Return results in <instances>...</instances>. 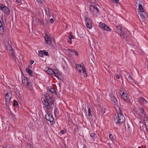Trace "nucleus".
<instances>
[{
  "label": "nucleus",
  "mask_w": 148,
  "mask_h": 148,
  "mask_svg": "<svg viewBox=\"0 0 148 148\" xmlns=\"http://www.w3.org/2000/svg\"><path fill=\"white\" fill-rule=\"evenodd\" d=\"M0 34H3V29L1 21H0Z\"/></svg>",
  "instance_id": "nucleus-18"
},
{
  "label": "nucleus",
  "mask_w": 148,
  "mask_h": 148,
  "mask_svg": "<svg viewBox=\"0 0 148 148\" xmlns=\"http://www.w3.org/2000/svg\"><path fill=\"white\" fill-rule=\"evenodd\" d=\"M44 10L46 14L49 17L52 15V12L49 9L47 10L46 8H44Z\"/></svg>",
  "instance_id": "nucleus-11"
},
{
  "label": "nucleus",
  "mask_w": 148,
  "mask_h": 148,
  "mask_svg": "<svg viewBox=\"0 0 148 148\" xmlns=\"http://www.w3.org/2000/svg\"><path fill=\"white\" fill-rule=\"evenodd\" d=\"M109 137L110 139L112 141H113L114 140V139L111 134H109Z\"/></svg>",
  "instance_id": "nucleus-32"
},
{
  "label": "nucleus",
  "mask_w": 148,
  "mask_h": 148,
  "mask_svg": "<svg viewBox=\"0 0 148 148\" xmlns=\"http://www.w3.org/2000/svg\"><path fill=\"white\" fill-rule=\"evenodd\" d=\"M140 3H142V2L140 1ZM139 5L138 6V8L139 10L140 11V12H143L144 11V9L143 8V7L142 5L141 4V3H139Z\"/></svg>",
  "instance_id": "nucleus-20"
},
{
  "label": "nucleus",
  "mask_w": 148,
  "mask_h": 148,
  "mask_svg": "<svg viewBox=\"0 0 148 148\" xmlns=\"http://www.w3.org/2000/svg\"><path fill=\"white\" fill-rule=\"evenodd\" d=\"M66 131L65 130H61L60 131V133L62 134H64L66 133Z\"/></svg>",
  "instance_id": "nucleus-38"
},
{
  "label": "nucleus",
  "mask_w": 148,
  "mask_h": 148,
  "mask_svg": "<svg viewBox=\"0 0 148 148\" xmlns=\"http://www.w3.org/2000/svg\"><path fill=\"white\" fill-rule=\"evenodd\" d=\"M22 83L26 86H32L31 83L29 82L28 81V79L24 77L22 80Z\"/></svg>",
  "instance_id": "nucleus-8"
},
{
  "label": "nucleus",
  "mask_w": 148,
  "mask_h": 148,
  "mask_svg": "<svg viewBox=\"0 0 148 148\" xmlns=\"http://www.w3.org/2000/svg\"><path fill=\"white\" fill-rule=\"evenodd\" d=\"M70 43V42H71V40H70V41H68Z\"/></svg>",
  "instance_id": "nucleus-53"
},
{
  "label": "nucleus",
  "mask_w": 148,
  "mask_h": 148,
  "mask_svg": "<svg viewBox=\"0 0 148 148\" xmlns=\"http://www.w3.org/2000/svg\"><path fill=\"white\" fill-rule=\"evenodd\" d=\"M86 26L88 28H91L92 27V25L91 22L89 23H86Z\"/></svg>",
  "instance_id": "nucleus-27"
},
{
  "label": "nucleus",
  "mask_w": 148,
  "mask_h": 148,
  "mask_svg": "<svg viewBox=\"0 0 148 148\" xmlns=\"http://www.w3.org/2000/svg\"><path fill=\"white\" fill-rule=\"evenodd\" d=\"M116 77L118 79H119L120 78V76L118 75H116Z\"/></svg>",
  "instance_id": "nucleus-49"
},
{
  "label": "nucleus",
  "mask_w": 148,
  "mask_h": 148,
  "mask_svg": "<svg viewBox=\"0 0 148 148\" xmlns=\"http://www.w3.org/2000/svg\"><path fill=\"white\" fill-rule=\"evenodd\" d=\"M78 71L79 72V73H81L82 72V70H78Z\"/></svg>",
  "instance_id": "nucleus-51"
},
{
  "label": "nucleus",
  "mask_w": 148,
  "mask_h": 148,
  "mask_svg": "<svg viewBox=\"0 0 148 148\" xmlns=\"http://www.w3.org/2000/svg\"><path fill=\"white\" fill-rule=\"evenodd\" d=\"M45 117L46 119L50 122H52L53 121V119L52 116L51 115L50 112H47Z\"/></svg>",
  "instance_id": "nucleus-7"
},
{
  "label": "nucleus",
  "mask_w": 148,
  "mask_h": 148,
  "mask_svg": "<svg viewBox=\"0 0 148 148\" xmlns=\"http://www.w3.org/2000/svg\"><path fill=\"white\" fill-rule=\"evenodd\" d=\"M91 110L90 109V108H89L88 109V115L89 116H91Z\"/></svg>",
  "instance_id": "nucleus-35"
},
{
  "label": "nucleus",
  "mask_w": 148,
  "mask_h": 148,
  "mask_svg": "<svg viewBox=\"0 0 148 148\" xmlns=\"http://www.w3.org/2000/svg\"><path fill=\"white\" fill-rule=\"evenodd\" d=\"M12 95L11 93H7L5 96V104L8 108L10 105V102Z\"/></svg>",
  "instance_id": "nucleus-4"
},
{
  "label": "nucleus",
  "mask_w": 148,
  "mask_h": 148,
  "mask_svg": "<svg viewBox=\"0 0 148 148\" xmlns=\"http://www.w3.org/2000/svg\"><path fill=\"white\" fill-rule=\"evenodd\" d=\"M17 3H19L21 1V0H16Z\"/></svg>",
  "instance_id": "nucleus-50"
},
{
  "label": "nucleus",
  "mask_w": 148,
  "mask_h": 148,
  "mask_svg": "<svg viewBox=\"0 0 148 148\" xmlns=\"http://www.w3.org/2000/svg\"><path fill=\"white\" fill-rule=\"evenodd\" d=\"M122 32L123 31H121V33L120 34V35L122 38H124V36L123 35V33Z\"/></svg>",
  "instance_id": "nucleus-37"
},
{
  "label": "nucleus",
  "mask_w": 148,
  "mask_h": 148,
  "mask_svg": "<svg viewBox=\"0 0 148 148\" xmlns=\"http://www.w3.org/2000/svg\"><path fill=\"white\" fill-rule=\"evenodd\" d=\"M86 23H89L91 22V20L88 18H86Z\"/></svg>",
  "instance_id": "nucleus-34"
},
{
  "label": "nucleus",
  "mask_w": 148,
  "mask_h": 148,
  "mask_svg": "<svg viewBox=\"0 0 148 148\" xmlns=\"http://www.w3.org/2000/svg\"><path fill=\"white\" fill-rule=\"evenodd\" d=\"M25 70L30 76H31L32 75L33 71L32 70L29 68H27Z\"/></svg>",
  "instance_id": "nucleus-13"
},
{
  "label": "nucleus",
  "mask_w": 148,
  "mask_h": 148,
  "mask_svg": "<svg viewBox=\"0 0 148 148\" xmlns=\"http://www.w3.org/2000/svg\"><path fill=\"white\" fill-rule=\"evenodd\" d=\"M43 52L42 51H38V55L39 56L42 57L43 56Z\"/></svg>",
  "instance_id": "nucleus-30"
},
{
  "label": "nucleus",
  "mask_w": 148,
  "mask_h": 148,
  "mask_svg": "<svg viewBox=\"0 0 148 148\" xmlns=\"http://www.w3.org/2000/svg\"><path fill=\"white\" fill-rule=\"evenodd\" d=\"M45 40L46 43L48 45H51L52 43V41L50 37L46 33L45 34Z\"/></svg>",
  "instance_id": "nucleus-9"
},
{
  "label": "nucleus",
  "mask_w": 148,
  "mask_h": 148,
  "mask_svg": "<svg viewBox=\"0 0 148 148\" xmlns=\"http://www.w3.org/2000/svg\"><path fill=\"white\" fill-rule=\"evenodd\" d=\"M28 145L29 146H31V145L30 144H28Z\"/></svg>",
  "instance_id": "nucleus-52"
},
{
  "label": "nucleus",
  "mask_w": 148,
  "mask_h": 148,
  "mask_svg": "<svg viewBox=\"0 0 148 148\" xmlns=\"http://www.w3.org/2000/svg\"><path fill=\"white\" fill-rule=\"evenodd\" d=\"M14 104L16 106L18 105V103L17 101H14Z\"/></svg>",
  "instance_id": "nucleus-44"
},
{
  "label": "nucleus",
  "mask_w": 148,
  "mask_h": 148,
  "mask_svg": "<svg viewBox=\"0 0 148 148\" xmlns=\"http://www.w3.org/2000/svg\"><path fill=\"white\" fill-rule=\"evenodd\" d=\"M69 38L71 40V42H70V43L71 44L72 43L71 39L73 38V35L71 34L69 35Z\"/></svg>",
  "instance_id": "nucleus-36"
},
{
  "label": "nucleus",
  "mask_w": 148,
  "mask_h": 148,
  "mask_svg": "<svg viewBox=\"0 0 148 148\" xmlns=\"http://www.w3.org/2000/svg\"><path fill=\"white\" fill-rule=\"evenodd\" d=\"M105 108H102L101 109V112L102 115H103L105 113Z\"/></svg>",
  "instance_id": "nucleus-31"
},
{
  "label": "nucleus",
  "mask_w": 148,
  "mask_h": 148,
  "mask_svg": "<svg viewBox=\"0 0 148 148\" xmlns=\"http://www.w3.org/2000/svg\"><path fill=\"white\" fill-rule=\"evenodd\" d=\"M147 126L148 127V125H147Z\"/></svg>",
  "instance_id": "nucleus-57"
},
{
  "label": "nucleus",
  "mask_w": 148,
  "mask_h": 148,
  "mask_svg": "<svg viewBox=\"0 0 148 148\" xmlns=\"http://www.w3.org/2000/svg\"><path fill=\"white\" fill-rule=\"evenodd\" d=\"M138 148H142L140 147H139Z\"/></svg>",
  "instance_id": "nucleus-54"
},
{
  "label": "nucleus",
  "mask_w": 148,
  "mask_h": 148,
  "mask_svg": "<svg viewBox=\"0 0 148 148\" xmlns=\"http://www.w3.org/2000/svg\"><path fill=\"white\" fill-rule=\"evenodd\" d=\"M49 91L52 93H53L55 92V90L54 89L52 88L49 90Z\"/></svg>",
  "instance_id": "nucleus-33"
},
{
  "label": "nucleus",
  "mask_w": 148,
  "mask_h": 148,
  "mask_svg": "<svg viewBox=\"0 0 148 148\" xmlns=\"http://www.w3.org/2000/svg\"><path fill=\"white\" fill-rule=\"evenodd\" d=\"M139 101H140V102H142L143 103L145 104H146L147 103V101L145 99L142 97L140 98Z\"/></svg>",
  "instance_id": "nucleus-19"
},
{
  "label": "nucleus",
  "mask_w": 148,
  "mask_h": 148,
  "mask_svg": "<svg viewBox=\"0 0 148 148\" xmlns=\"http://www.w3.org/2000/svg\"><path fill=\"white\" fill-rule=\"evenodd\" d=\"M34 61L33 60H31L30 62V64L31 65L34 62Z\"/></svg>",
  "instance_id": "nucleus-48"
},
{
  "label": "nucleus",
  "mask_w": 148,
  "mask_h": 148,
  "mask_svg": "<svg viewBox=\"0 0 148 148\" xmlns=\"http://www.w3.org/2000/svg\"><path fill=\"white\" fill-rule=\"evenodd\" d=\"M53 75H54L55 76L57 77L59 79H60L59 77L60 74L58 73L56 70V71H55V73H54Z\"/></svg>",
  "instance_id": "nucleus-24"
},
{
  "label": "nucleus",
  "mask_w": 148,
  "mask_h": 148,
  "mask_svg": "<svg viewBox=\"0 0 148 148\" xmlns=\"http://www.w3.org/2000/svg\"><path fill=\"white\" fill-rule=\"evenodd\" d=\"M55 71H56V69L52 70L51 69L47 68L46 70L47 72L49 75H53L54 73H55Z\"/></svg>",
  "instance_id": "nucleus-10"
},
{
  "label": "nucleus",
  "mask_w": 148,
  "mask_h": 148,
  "mask_svg": "<svg viewBox=\"0 0 148 148\" xmlns=\"http://www.w3.org/2000/svg\"><path fill=\"white\" fill-rule=\"evenodd\" d=\"M36 1L38 2L41 3L43 1V0H36Z\"/></svg>",
  "instance_id": "nucleus-46"
},
{
  "label": "nucleus",
  "mask_w": 148,
  "mask_h": 148,
  "mask_svg": "<svg viewBox=\"0 0 148 148\" xmlns=\"http://www.w3.org/2000/svg\"><path fill=\"white\" fill-rule=\"evenodd\" d=\"M76 67L77 68V67H79L80 68H81L82 65H81L79 64H76Z\"/></svg>",
  "instance_id": "nucleus-40"
},
{
  "label": "nucleus",
  "mask_w": 148,
  "mask_h": 148,
  "mask_svg": "<svg viewBox=\"0 0 148 148\" xmlns=\"http://www.w3.org/2000/svg\"><path fill=\"white\" fill-rule=\"evenodd\" d=\"M117 114L114 117V121L116 124H120L123 122L125 121V117L121 112L120 109L117 110Z\"/></svg>",
  "instance_id": "nucleus-2"
},
{
  "label": "nucleus",
  "mask_w": 148,
  "mask_h": 148,
  "mask_svg": "<svg viewBox=\"0 0 148 148\" xmlns=\"http://www.w3.org/2000/svg\"><path fill=\"white\" fill-rule=\"evenodd\" d=\"M3 41L4 42V43L5 45V46H7V45H8L9 44H10L8 41V38H4Z\"/></svg>",
  "instance_id": "nucleus-17"
},
{
  "label": "nucleus",
  "mask_w": 148,
  "mask_h": 148,
  "mask_svg": "<svg viewBox=\"0 0 148 148\" xmlns=\"http://www.w3.org/2000/svg\"><path fill=\"white\" fill-rule=\"evenodd\" d=\"M90 135L91 137H94L95 135V133H91Z\"/></svg>",
  "instance_id": "nucleus-39"
},
{
  "label": "nucleus",
  "mask_w": 148,
  "mask_h": 148,
  "mask_svg": "<svg viewBox=\"0 0 148 148\" xmlns=\"http://www.w3.org/2000/svg\"><path fill=\"white\" fill-rule=\"evenodd\" d=\"M74 128L73 130L74 132L75 133H77L78 132V128L77 126V125H75L73 126Z\"/></svg>",
  "instance_id": "nucleus-23"
},
{
  "label": "nucleus",
  "mask_w": 148,
  "mask_h": 148,
  "mask_svg": "<svg viewBox=\"0 0 148 148\" xmlns=\"http://www.w3.org/2000/svg\"><path fill=\"white\" fill-rule=\"evenodd\" d=\"M124 93H125L124 92H123V90H121L120 92V94H121V95H122Z\"/></svg>",
  "instance_id": "nucleus-45"
},
{
  "label": "nucleus",
  "mask_w": 148,
  "mask_h": 148,
  "mask_svg": "<svg viewBox=\"0 0 148 148\" xmlns=\"http://www.w3.org/2000/svg\"><path fill=\"white\" fill-rule=\"evenodd\" d=\"M90 10L93 13H98L99 12L98 8L95 5L91 6Z\"/></svg>",
  "instance_id": "nucleus-6"
},
{
  "label": "nucleus",
  "mask_w": 148,
  "mask_h": 148,
  "mask_svg": "<svg viewBox=\"0 0 148 148\" xmlns=\"http://www.w3.org/2000/svg\"><path fill=\"white\" fill-rule=\"evenodd\" d=\"M66 27H67V28L68 27V26H67V25H66Z\"/></svg>",
  "instance_id": "nucleus-55"
},
{
  "label": "nucleus",
  "mask_w": 148,
  "mask_h": 148,
  "mask_svg": "<svg viewBox=\"0 0 148 148\" xmlns=\"http://www.w3.org/2000/svg\"><path fill=\"white\" fill-rule=\"evenodd\" d=\"M99 26L104 30H106L108 32L110 31V29L104 23L102 22L99 23Z\"/></svg>",
  "instance_id": "nucleus-5"
},
{
  "label": "nucleus",
  "mask_w": 148,
  "mask_h": 148,
  "mask_svg": "<svg viewBox=\"0 0 148 148\" xmlns=\"http://www.w3.org/2000/svg\"><path fill=\"white\" fill-rule=\"evenodd\" d=\"M68 50L70 51V52H71L72 53H74L77 56H78V53L74 49H68Z\"/></svg>",
  "instance_id": "nucleus-21"
},
{
  "label": "nucleus",
  "mask_w": 148,
  "mask_h": 148,
  "mask_svg": "<svg viewBox=\"0 0 148 148\" xmlns=\"http://www.w3.org/2000/svg\"><path fill=\"white\" fill-rule=\"evenodd\" d=\"M10 53L11 56H12L13 57L14 59H15V56H14V52L13 50H12V51H10Z\"/></svg>",
  "instance_id": "nucleus-29"
},
{
  "label": "nucleus",
  "mask_w": 148,
  "mask_h": 148,
  "mask_svg": "<svg viewBox=\"0 0 148 148\" xmlns=\"http://www.w3.org/2000/svg\"><path fill=\"white\" fill-rule=\"evenodd\" d=\"M54 114L55 116L56 117H58V116L60 115V114L58 109L57 108H56L54 110Z\"/></svg>",
  "instance_id": "nucleus-12"
},
{
  "label": "nucleus",
  "mask_w": 148,
  "mask_h": 148,
  "mask_svg": "<svg viewBox=\"0 0 148 148\" xmlns=\"http://www.w3.org/2000/svg\"><path fill=\"white\" fill-rule=\"evenodd\" d=\"M82 69L83 73H84V75L86 76H87V73L86 72V70L85 68L83 66H82Z\"/></svg>",
  "instance_id": "nucleus-26"
},
{
  "label": "nucleus",
  "mask_w": 148,
  "mask_h": 148,
  "mask_svg": "<svg viewBox=\"0 0 148 148\" xmlns=\"http://www.w3.org/2000/svg\"><path fill=\"white\" fill-rule=\"evenodd\" d=\"M50 21L51 23H52L53 22V19L52 18H51L50 19Z\"/></svg>",
  "instance_id": "nucleus-47"
},
{
  "label": "nucleus",
  "mask_w": 148,
  "mask_h": 148,
  "mask_svg": "<svg viewBox=\"0 0 148 148\" xmlns=\"http://www.w3.org/2000/svg\"><path fill=\"white\" fill-rule=\"evenodd\" d=\"M146 14L144 11L140 12L139 14L141 18H143L145 16H146Z\"/></svg>",
  "instance_id": "nucleus-16"
},
{
  "label": "nucleus",
  "mask_w": 148,
  "mask_h": 148,
  "mask_svg": "<svg viewBox=\"0 0 148 148\" xmlns=\"http://www.w3.org/2000/svg\"><path fill=\"white\" fill-rule=\"evenodd\" d=\"M3 11L4 12L5 14H9L10 12V11L9 9L7 7L5 6L3 7Z\"/></svg>",
  "instance_id": "nucleus-14"
},
{
  "label": "nucleus",
  "mask_w": 148,
  "mask_h": 148,
  "mask_svg": "<svg viewBox=\"0 0 148 148\" xmlns=\"http://www.w3.org/2000/svg\"><path fill=\"white\" fill-rule=\"evenodd\" d=\"M119 0H112V1L113 2H114L116 3H117Z\"/></svg>",
  "instance_id": "nucleus-41"
},
{
  "label": "nucleus",
  "mask_w": 148,
  "mask_h": 148,
  "mask_svg": "<svg viewBox=\"0 0 148 148\" xmlns=\"http://www.w3.org/2000/svg\"><path fill=\"white\" fill-rule=\"evenodd\" d=\"M5 6H4V5H1V6H0V9L3 10V7H5Z\"/></svg>",
  "instance_id": "nucleus-43"
},
{
  "label": "nucleus",
  "mask_w": 148,
  "mask_h": 148,
  "mask_svg": "<svg viewBox=\"0 0 148 148\" xmlns=\"http://www.w3.org/2000/svg\"><path fill=\"white\" fill-rule=\"evenodd\" d=\"M121 96L123 100L125 101H126L127 99V95L126 93H124Z\"/></svg>",
  "instance_id": "nucleus-22"
},
{
  "label": "nucleus",
  "mask_w": 148,
  "mask_h": 148,
  "mask_svg": "<svg viewBox=\"0 0 148 148\" xmlns=\"http://www.w3.org/2000/svg\"><path fill=\"white\" fill-rule=\"evenodd\" d=\"M147 131H148V129L147 128Z\"/></svg>",
  "instance_id": "nucleus-56"
},
{
  "label": "nucleus",
  "mask_w": 148,
  "mask_h": 148,
  "mask_svg": "<svg viewBox=\"0 0 148 148\" xmlns=\"http://www.w3.org/2000/svg\"><path fill=\"white\" fill-rule=\"evenodd\" d=\"M47 98L45 97L42 98L41 101L45 106L48 109H50L51 108V105L50 103L52 104L54 103V101L51 99H48L49 97V96L48 94H46Z\"/></svg>",
  "instance_id": "nucleus-1"
},
{
  "label": "nucleus",
  "mask_w": 148,
  "mask_h": 148,
  "mask_svg": "<svg viewBox=\"0 0 148 148\" xmlns=\"http://www.w3.org/2000/svg\"><path fill=\"white\" fill-rule=\"evenodd\" d=\"M140 112L142 116L143 117H144L145 116V110L143 108H140Z\"/></svg>",
  "instance_id": "nucleus-15"
},
{
  "label": "nucleus",
  "mask_w": 148,
  "mask_h": 148,
  "mask_svg": "<svg viewBox=\"0 0 148 148\" xmlns=\"http://www.w3.org/2000/svg\"><path fill=\"white\" fill-rule=\"evenodd\" d=\"M116 28L117 29L118 31L119 32H121L122 31V27L121 25H118L116 26Z\"/></svg>",
  "instance_id": "nucleus-28"
},
{
  "label": "nucleus",
  "mask_w": 148,
  "mask_h": 148,
  "mask_svg": "<svg viewBox=\"0 0 148 148\" xmlns=\"http://www.w3.org/2000/svg\"><path fill=\"white\" fill-rule=\"evenodd\" d=\"M7 49L9 51H12V50H13V49L12 47L10 46V44H9L8 45L5 46Z\"/></svg>",
  "instance_id": "nucleus-25"
},
{
  "label": "nucleus",
  "mask_w": 148,
  "mask_h": 148,
  "mask_svg": "<svg viewBox=\"0 0 148 148\" xmlns=\"http://www.w3.org/2000/svg\"><path fill=\"white\" fill-rule=\"evenodd\" d=\"M111 100L112 103L114 105L115 108L116 110H118L120 109L119 107L120 105V103H119L116 98L114 96H113L111 98Z\"/></svg>",
  "instance_id": "nucleus-3"
},
{
  "label": "nucleus",
  "mask_w": 148,
  "mask_h": 148,
  "mask_svg": "<svg viewBox=\"0 0 148 148\" xmlns=\"http://www.w3.org/2000/svg\"><path fill=\"white\" fill-rule=\"evenodd\" d=\"M43 53H44V54L46 55V56H48V53L47 51H45L43 52Z\"/></svg>",
  "instance_id": "nucleus-42"
}]
</instances>
